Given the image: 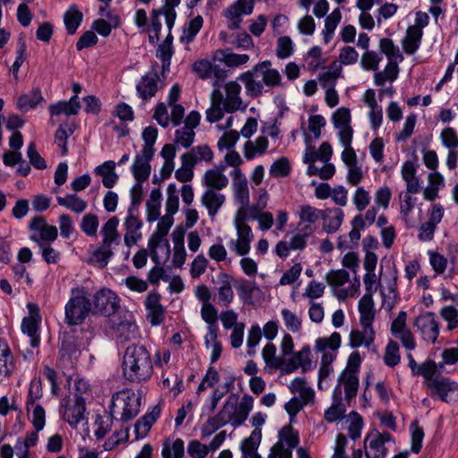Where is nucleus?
<instances>
[{
	"mask_svg": "<svg viewBox=\"0 0 458 458\" xmlns=\"http://www.w3.org/2000/svg\"><path fill=\"white\" fill-rule=\"evenodd\" d=\"M123 376L131 383L140 384L153 375V360L149 351L142 344H131L123 353Z\"/></svg>",
	"mask_w": 458,
	"mask_h": 458,
	"instance_id": "f257e3e1",
	"label": "nucleus"
},
{
	"mask_svg": "<svg viewBox=\"0 0 458 458\" xmlns=\"http://www.w3.org/2000/svg\"><path fill=\"white\" fill-rule=\"evenodd\" d=\"M237 80L244 84L245 93L250 98L261 96L265 86L276 88L281 86L282 82L280 72L272 67V63L268 60L262 61L241 73Z\"/></svg>",
	"mask_w": 458,
	"mask_h": 458,
	"instance_id": "f03ea898",
	"label": "nucleus"
},
{
	"mask_svg": "<svg viewBox=\"0 0 458 458\" xmlns=\"http://www.w3.org/2000/svg\"><path fill=\"white\" fill-rule=\"evenodd\" d=\"M71 294L64 307V321L70 327L80 326L92 311L90 294L85 287H73Z\"/></svg>",
	"mask_w": 458,
	"mask_h": 458,
	"instance_id": "7ed1b4c3",
	"label": "nucleus"
},
{
	"mask_svg": "<svg viewBox=\"0 0 458 458\" xmlns=\"http://www.w3.org/2000/svg\"><path fill=\"white\" fill-rule=\"evenodd\" d=\"M140 407V397L131 389H123L113 394L109 410L115 420L127 422L139 414Z\"/></svg>",
	"mask_w": 458,
	"mask_h": 458,
	"instance_id": "20e7f679",
	"label": "nucleus"
},
{
	"mask_svg": "<svg viewBox=\"0 0 458 458\" xmlns=\"http://www.w3.org/2000/svg\"><path fill=\"white\" fill-rule=\"evenodd\" d=\"M253 398L249 394H244L239 402V395L231 394L218 413L233 428H237L248 419L253 408Z\"/></svg>",
	"mask_w": 458,
	"mask_h": 458,
	"instance_id": "39448f33",
	"label": "nucleus"
},
{
	"mask_svg": "<svg viewBox=\"0 0 458 458\" xmlns=\"http://www.w3.org/2000/svg\"><path fill=\"white\" fill-rule=\"evenodd\" d=\"M181 0H164V4L157 9H153L150 13V24L148 30V41L155 45L160 38L162 29L161 16L165 17L167 29H173L175 23L177 13L175 8L180 4Z\"/></svg>",
	"mask_w": 458,
	"mask_h": 458,
	"instance_id": "423d86ee",
	"label": "nucleus"
},
{
	"mask_svg": "<svg viewBox=\"0 0 458 458\" xmlns=\"http://www.w3.org/2000/svg\"><path fill=\"white\" fill-rule=\"evenodd\" d=\"M163 83L158 75V64H152L150 70L145 73L136 84L137 96L144 102L156 96L163 88Z\"/></svg>",
	"mask_w": 458,
	"mask_h": 458,
	"instance_id": "0eeeda50",
	"label": "nucleus"
},
{
	"mask_svg": "<svg viewBox=\"0 0 458 458\" xmlns=\"http://www.w3.org/2000/svg\"><path fill=\"white\" fill-rule=\"evenodd\" d=\"M391 441H394V437L390 433L371 430L364 439L366 458H386V444Z\"/></svg>",
	"mask_w": 458,
	"mask_h": 458,
	"instance_id": "6e6552de",
	"label": "nucleus"
},
{
	"mask_svg": "<svg viewBox=\"0 0 458 458\" xmlns=\"http://www.w3.org/2000/svg\"><path fill=\"white\" fill-rule=\"evenodd\" d=\"M120 299L115 293L103 288L98 291L92 297V312L104 316H111L119 309Z\"/></svg>",
	"mask_w": 458,
	"mask_h": 458,
	"instance_id": "1a4fd4ad",
	"label": "nucleus"
},
{
	"mask_svg": "<svg viewBox=\"0 0 458 458\" xmlns=\"http://www.w3.org/2000/svg\"><path fill=\"white\" fill-rule=\"evenodd\" d=\"M29 227L33 232L30 239L36 242L38 247L42 244H51L57 239L58 231L56 226L48 225L43 216L32 218Z\"/></svg>",
	"mask_w": 458,
	"mask_h": 458,
	"instance_id": "9d476101",
	"label": "nucleus"
},
{
	"mask_svg": "<svg viewBox=\"0 0 458 458\" xmlns=\"http://www.w3.org/2000/svg\"><path fill=\"white\" fill-rule=\"evenodd\" d=\"M29 316L24 317L21 322V331L30 338V345L37 348L40 344L39 325L41 316L37 304L30 302L27 304Z\"/></svg>",
	"mask_w": 458,
	"mask_h": 458,
	"instance_id": "9b49d317",
	"label": "nucleus"
},
{
	"mask_svg": "<svg viewBox=\"0 0 458 458\" xmlns=\"http://www.w3.org/2000/svg\"><path fill=\"white\" fill-rule=\"evenodd\" d=\"M109 323V333L112 337L121 342H126L135 338L138 327L132 320L131 314H125L123 317H114L110 319Z\"/></svg>",
	"mask_w": 458,
	"mask_h": 458,
	"instance_id": "f8f14e48",
	"label": "nucleus"
},
{
	"mask_svg": "<svg viewBox=\"0 0 458 458\" xmlns=\"http://www.w3.org/2000/svg\"><path fill=\"white\" fill-rule=\"evenodd\" d=\"M414 327L420 334L421 339L429 344H435L439 335V325L434 312H424L419 315L414 322Z\"/></svg>",
	"mask_w": 458,
	"mask_h": 458,
	"instance_id": "ddd939ff",
	"label": "nucleus"
},
{
	"mask_svg": "<svg viewBox=\"0 0 458 458\" xmlns=\"http://www.w3.org/2000/svg\"><path fill=\"white\" fill-rule=\"evenodd\" d=\"M406 312L399 311L397 317L392 321L390 331L394 338L401 341L407 351H412L417 344L412 332L406 326Z\"/></svg>",
	"mask_w": 458,
	"mask_h": 458,
	"instance_id": "4468645a",
	"label": "nucleus"
},
{
	"mask_svg": "<svg viewBox=\"0 0 458 458\" xmlns=\"http://www.w3.org/2000/svg\"><path fill=\"white\" fill-rule=\"evenodd\" d=\"M123 227L124 230L123 242L127 247L131 248L136 245L142 239L143 222L140 218L139 213L127 211Z\"/></svg>",
	"mask_w": 458,
	"mask_h": 458,
	"instance_id": "2eb2a0df",
	"label": "nucleus"
},
{
	"mask_svg": "<svg viewBox=\"0 0 458 458\" xmlns=\"http://www.w3.org/2000/svg\"><path fill=\"white\" fill-rule=\"evenodd\" d=\"M192 71L202 80L214 77L213 86H218V81H224L227 77V71L218 64H214L207 59H199L193 63Z\"/></svg>",
	"mask_w": 458,
	"mask_h": 458,
	"instance_id": "dca6fc26",
	"label": "nucleus"
},
{
	"mask_svg": "<svg viewBox=\"0 0 458 458\" xmlns=\"http://www.w3.org/2000/svg\"><path fill=\"white\" fill-rule=\"evenodd\" d=\"M62 411L63 419L70 424L71 427L76 428L78 424L83 420L85 412V399L79 394H75L72 400L63 401Z\"/></svg>",
	"mask_w": 458,
	"mask_h": 458,
	"instance_id": "f3484780",
	"label": "nucleus"
},
{
	"mask_svg": "<svg viewBox=\"0 0 458 458\" xmlns=\"http://www.w3.org/2000/svg\"><path fill=\"white\" fill-rule=\"evenodd\" d=\"M237 239L231 240L229 248L238 256H245L250 250V243L254 238L250 226L247 224L236 225Z\"/></svg>",
	"mask_w": 458,
	"mask_h": 458,
	"instance_id": "a211bd4d",
	"label": "nucleus"
},
{
	"mask_svg": "<svg viewBox=\"0 0 458 458\" xmlns=\"http://www.w3.org/2000/svg\"><path fill=\"white\" fill-rule=\"evenodd\" d=\"M352 114L348 107L341 106L332 114V123L338 131V139L353 138V129L351 126Z\"/></svg>",
	"mask_w": 458,
	"mask_h": 458,
	"instance_id": "6ab92c4d",
	"label": "nucleus"
},
{
	"mask_svg": "<svg viewBox=\"0 0 458 458\" xmlns=\"http://www.w3.org/2000/svg\"><path fill=\"white\" fill-rule=\"evenodd\" d=\"M232 186L233 197L238 205H247L250 202L248 181L241 169L232 170Z\"/></svg>",
	"mask_w": 458,
	"mask_h": 458,
	"instance_id": "aec40b11",
	"label": "nucleus"
},
{
	"mask_svg": "<svg viewBox=\"0 0 458 458\" xmlns=\"http://www.w3.org/2000/svg\"><path fill=\"white\" fill-rule=\"evenodd\" d=\"M154 154L140 153L137 154L134 157L133 163L131 166V172L135 179V182H146L151 174L150 161Z\"/></svg>",
	"mask_w": 458,
	"mask_h": 458,
	"instance_id": "412c9836",
	"label": "nucleus"
},
{
	"mask_svg": "<svg viewBox=\"0 0 458 458\" xmlns=\"http://www.w3.org/2000/svg\"><path fill=\"white\" fill-rule=\"evenodd\" d=\"M346 408L343 403L342 389L340 384H337L332 394V403L324 413V419L328 423H333L344 418Z\"/></svg>",
	"mask_w": 458,
	"mask_h": 458,
	"instance_id": "4be33fe9",
	"label": "nucleus"
},
{
	"mask_svg": "<svg viewBox=\"0 0 458 458\" xmlns=\"http://www.w3.org/2000/svg\"><path fill=\"white\" fill-rule=\"evenodd\" d=\"M253 10L250 4L234 2L225 10V17L229 20L228 28L230 30L239 29L242 21V15H250Z\"/></svg>",
	"mask_w": 458,
	"mask_h": 458,
	"instance_id": "5701e85b",
	"label": "nucleus"
},
{
	"mask_svg": "<svg viewBox=\"0 0 458 458\" xmlns=\"http://www.w3.org/2000/svg\"><path fill=\"white\" fill-rule=\"evenodd\" d=\"M321 219L323 221V230L327 234H332L341 227L344 219V212L340 208L322 209Z\"/></svg>",
	"mask_w": 458,
	"mask_h": 458,
	"instance_id": "b1692460",
	"label": "nucleus"
},
{
	"mask_svg": "<svg viewBox=\"0 0 458 458\" xmlns=\"http://www.w3.org/2000/svg\"><path fill=\"white\" fill-rule=\"evenodd\" d=\"M200 313L202 319L208 324V333L205 335V345L209 348L210 340L217 338V310L211 303H206L202 304Z\"/></svg>",
	"mask_w": 458,
	"mask_h": 458,
	"instance_id": "393cba45",
	"label": "nucleus"
},
{
	"mask_svg": "<svg viewBox=\"0 0 458 458\" xmlns=\"http://www.w3.org/2000/svg\"><path fill=\"white\" fill-rule=\"evenodd\" d=\"M81 109V103L79 98L72 96L69 100H61L55 103L50 104L48 110L50 115L59 116L64 114L66 116L75 115Z\"/></svg>",
	"mask_w": 458,
	"mask_h": 458,
	"instance_id": "a878e982",
	"label": "nucleus"
},
{
	"mask_svg": "<svg viewBox=\"0 0 458 458\" xmlns=\"http://www.w3.org/2000/svg\"><path fill=\"white\" fill-rule=\"evenodd\" d=\"M15 370V361L11 348L0 338V379L9 377Z\"/></svg>",
	"mask_w": 458,
	"mask_h": 458,
	"instance_id": "bb28decb",
	"label": "nucleus"
},
{
	"mask_svg": "<svg viewBox=\"0 0 458 458\" xmlns=\"http://www.w3.org/2000/svg\"><path fill=\"white\" fill-rule=\"evenodd\" d=\"M360 326H372L375 319V309L372 293L368 292L360 299L358 303Z\"/></svg>",
	"mask_w": 458,
	"mask_h": 458,
	"instance_id": "cd10ccee",
	"label": "nucleus"
},
{
	"mask_svg": "<svg viewBox=\"0 0 458 458\" xmlns=\"http://www.w3.org/2000/svg\"><path fill=\"white\" fill-rule=\"evenodd\" d=\"M261 429L255 428L249 437L244 438L240 445L242 458H262L258 454V449L261 442Z\"/></svg>",
	"mask_w": 458,
	"mask_h": 458,
	"instance_id": "c85d7f7f",
	"label": "nucleus"
},
{
	"mask_svg": "<svg viewBox=\"0 0 458 458\" xmlns=\"http://www.w3.org/2000/svg\"><path fill=\"white\" fill-rule=\"evenodd\" d=\"M362 330H352L349 335L350 346L359 348L369 347L375 340V331L372 326H361Z\"/></svg>",
	"mask_w": 458,
	"mask_h": 458,
	"instance_id": "c756f323",
	"label": "nucleus"
},
{
	"mask_svg": "<svg viewBox=\"0 0 458 458\" xmlns=\"http://www.w3.org/2000/svg\"><path fill=\"white\" fill-rule=\"evenodd\" d=\"M234 278L227 273L219 275V286L217 287L218 303L228 307L234 299L232 284Z\"/></svg>",
	"mask_w": 458,
	"mask_h": 458,
	"instance_id": "7c9ffc66",
	"label": "nucleus"
},
{
	"mask_svg": "<svg viewBox=\"0 0 458 458\" xmlns=\"http://www.w3.org/2000/svg\"><path fill=\"white\" fill-rule=\"evenodd\" d=\"M79 350L72 341H63L59 350V366L64 369H72L78 358Z\"/></svg>",
	"mask_w": 458,
	"mask_h": 458,
	"instance_id": "2f4dec72",
	"label": "nucleus"
},
{
	"mask_svg": "<svg viewBox=\"0 0 458 458\" xmlns=\"http://www.w3.org/2000/svg\"><path fill=\"white\" fill-rule=\"evenodd\" d=\"M119 219L114 216L110 217L101 227L100 234L102 236V242L105 245L114 247L120 243V234L118 233Z\"/></svg>",
	"mask_w": 458,
	"mask_h": 458,
	"instance_id": "473e14b6",
	"label": "nucleus"
},
{
	"mask_svg": "<svg viewBox=\"0 0 458 458\" xmlns=\"http://www.w3.org/2000/svg\"><path fill=\"white\" fill-rule=\"evenodd\" d=\"M226 98L225 99V108L227 113H233L238 110L242 105L240 93L241 85L237 81H229L225 86Z\"/></svg>",
	"mask_w": 458,
	"mask_h": 458,
	"instance_id": "72a5a7b5",
	"label": "nucleus"
},
{
	"mask_svg": "<svg viewBox=\"0 0 458 458\" xmlns=\"http://www.w3.org/2000/svg\"><path fill=\"white\" fill-rule=\"evenodd\" d=\"M428 386L445 403L448 402V394L458 389V384L447 377L435 378L428 383Z\"/></svg>",
	"mask_w": 458,
	"mask_h": 458,
	"instance_id": "f704fd0d",
	"label": "nucleus"
},
{
	"mask_svg": "<svg viewBox=\"0 0 458 458\" xmlns=\"http://www.w3.org/2000/svg\"><path fill=\"white\" fill-rule=\"evenodd\" d=\"M161 406L160 404L155 405L150 411H148L141 417L135 424V433L138 437H144L150 430L153 424L160 417Z\"/></svg>",
	"mask_w": 458,
	"mask_h": 458,
	"instance_id": "c9c22d12",
	"label": "nucleus"
},
{
	"mask_svg": "<svg viewBox=\"0 0 458 458\" xmlns=\"http://www.w3.org/2000/svg\"><path fill=\"white\" fill-rule=\"evenodd\" d=\"M423 32L420 30L411 29L408 27L404 37L401 40L403 52L408 55H414L420 47Z\"/></svg>",
	"mask_w": 458,
	"mask_h": 458,
	"instance_id": "e433bc0d",
	"label": "nucleus"
},
{
	"mask_svg": "<svg viewBox=\"0 0 458 458\" xmlns=\"http://www.w3.org/2000/svg\"><path fill=\"white\" fill-rule=\"evenodd\" d=\"M225 200V195L217 191H213V189H207L201 196V203L206 207L211 217L217 214Z\"/></svg>",
	"mask_w": 458,
	"mask_h": 458,
	"instance_id": "4c0bfd02",
	"label": "nucleus"
},
{
	"mask_svg": "<svg viewBox=\"0 0 458 458\" xmlns=\"http://www.w3.org/2000/svg\"><path fill=\"white\" fill-rule=\"evenodd\" d=\"M115 165L114 161L108 160L94 169L95 174L102 177V183L106 188H113L118 181L119 177L114 172Z\"/></svg>",
	"mask_w": 458,
	"mask_h": 458,
	"instance_id": "58836bf2",
	"label": "nucleus"
},
{
	"mask_svg": "<svg viewBox=\"0 0 458 458\" xmlns=\"http://www.w3.org/2000/svg\"><path fill=\"white\" fill-rule=\"evenodd\" d=\"M338 384L341 387L344 386L345 400L351 402L357 394L359 377L352 371H343L338 378Z\"/></svg>",
	"mask_w": 458,
	"mask_h": 458,
	"instance_id": "ea45409f",
	"label": "nucleus"
},
{
	"mask_svg": "<svg viewBox=\"0 0 458 458\" xmlns=\"http://www.w3.org/2000/svg\"><path fill=\"white\" fill-rule=\"evenodd\" d=\"M44 101V98L42 96L41 90L37 88L33 89L27 94L21 95L16 102L17 108L22 112L27 113L30 110L36 108V106Z\"/></svg>",
	"mask_w": 458,
	"mask_h": 458,
	"instance_id": "a19ab883",
	"label": "nucleus"
},
{
	"mask_svg": "<svg viewBox=\"0 0 458 458\" xmlns=\"http://www.w3.org/2000/svg\"><path fill=\"white\" fill-rule=\"evenodd\" d=\"M203 184L207 189H213V191H221L228 185V178L221 170H210L205 172L202 178Z\"/></svg>",
	"mask_w": 458,
	"mask_h": 458,
	"instance_id": "79ce46f5",
	"label": "nucleus"
},
{
	"mask_svg": "<svg viewBox=\"0 0 458 458\" xmlns=\"http://www.w3.org/2000/svg\"><path fill=\"white\" fill-rule=\"evenodd\" d=\"M316 225H311L302 222H298L296 233L292 236L293 245L300 250L307 246L308 239L314 234Z\"/></svg>",
	"mask_w": 458,
	"mask_h": 458,
	"instance_id": "37998d69",
	"label": "nucleus"
},
{
	"mask_svg": "<svg viewBox=\"0 0 458 458\" xmlns=\"http://www.w3.org/2000/svg\"><path fill=\"white\" fill-rule=\"evenodd\" d=\"M203 22V18L200 15H197L186 22L180 36V42L182 44L191 43L201 30Z\"/></svg>",
	"mask_w": 458,
	"mask_h": 458,
	"instance_id": "c03bdc74",
	"label": "nucleus"
},
{
	"mask_svg": "<svg viewBox=\"0 0 458 458\" xmlns=\"http://www.w3.org/2000/svg\"><path fill=\"white\" fill-rule=\"evenodd\" d=\"M417 198L411 197L408 193L400 194V212L405 225L408 228H413L416 222L410 216L411 212L415 208Z\"/></svg>",
	"mask_w": 458,
	"mask_h": 458,
	"instance_id": "a18cd8bd",
	"label": "nucleus"
},
{
	"mask_svg": "<svg viewBox=\"0 0 458 458\" xmlns=\"http://www.w3.org/2000/svg\"><path fill=\"white\" fill-rule=\"evenodd\" d=\"M82 19L83 14L78 9L77 5H70L64 14V22L68 34L73 35L76 32L77 29L82 22Z\"/></svg>",
	"mask_w": 458,
	"mask_h": 458,
	"instance_id": "49530a36",
	"label": "nucleus"
},
{
	"mask_svg": "<svg viewBox=\"0 0 458 458\" xmlns=\"http://www.w3.org/2000/svg\"><path fill=\"white\" fill-rule=\"evenodd\" d=\"M268 147V140L266 137H258L255 140H248L244 144L243 153L248 160L253 159L256 156L263 155Z\"/></svg>",
	"mask_w": 458,
	"mask_h": 458,
	"instance_id": "de8ad7c7",
	"label": "nucleus"
},
{
	"mask_svg": "<svg viewBox=\"0 0 458 458\" xmlns=\"http://www.w3.org/2000/svg\"><path fill=\"white\" fill-rule=\"evenodd\" d=\"M57 203L77 214H81L87 208V202L76 194H67L64 197H56Z\"/></svg>",
	"mask_w": 458,
	"mask_h": 458,
	"instance_id": "09e8293b",
	"label": "nucleus"
},
{
	"mask_svg": "<svg viewBox=\"0 0 458 458\" xmlns=\"http://www.w3.org/2000/svg\"><path fill=\"white\" fill-rule=\"evenodd\" d=\"M378 48L380 55L383 54L386 56L388 61L397 60L403 61V55L396 46L394 40L390 38H383L379 40Z\"/></svg>",
	"mask_w": 458,
	"mask_h": 458,
	"instance_id": "8fccbe9b",
	"label": "nucleus"
},
{
	"mask_svg": "<svg viewBox=\"0 0 458 458\" xmlns=\"http://www.w3.org/2000/svg\"><path fill=\"white\" fill-rule=\"evenodd\" d=\"M297 216L300 222L316 225L317 222L321 219L322 209H318L309 204H304L299 207Z\"/></svg>",
	"mask_w": 458,
	"mask_h": 458,
	"instance_id": "3c124183",
	"label": "nucleus"
},
{
	"mask_svg": "<svg viewBox=\"0 0 458 458\" xmlns=\"http://www.w3.org/2000/svg\"><path fill=\"white\" fill-rule=\"evenodd\" d=\"M114 255L113 247L101 243L92 253L89 262L103 268L107 266L110 258Z\"/></svg>",
	"mask_w": 458,
	"mask_h": 458,
	"instance_id": "603ef678",
	"label": "nucleus"
},
{
	"mask_svg": "<svg viewBox=\"0 0 458 458\" xmlns=\"http://www.w3.org/2000/svg\"><path fill=\"white\" fill-rule=\"evenodd\" d=\"M217 54L221 55L220 60L232 68L243 65L250 60L249 55L233 53L229 49L219 50Z\"/></svg>",
	"mask_w": 458,
	"mask_h": 458,
	"instance_id": "864d4df0",
	"label": "nucleus"
},
{
	"mask_svg": "<svg viewBox=\"0 0 458 458\" xmlns=\"http://www.w3.org/2000/svg\"><path fill=\"white\" fill-rule=\"evenodd\" d=\"M384 364L389 368H394L401 362V355L398 344L390 339L385 348L383 355Z\"/></svg>",
	"mask_w": 458,
	"mask_h": 458,
	"instance_id": "5fc2aeb1",
	"label": "nucleus"
},
{
	"mask_svg": "<svg viewBox=\"0 0 458 458\" xmlns=\"http://www.w3.org/2000/svg\"><path fill=\"white\" fill-rule=\"evenodd\" d=\"M281 317L286 329L293 334L300 333L302 329V320L293 311L284 308L281 310Z\"/></svg>",
	"mask_w": 458,
	"mask_h": 458,
	"instance_id": "6e6d98bb",
	"label": "nucleus"
},
{
	"mask_svg": "<svg viewBox=\"0 0 458 458\" xmlns=\"http://www.w3.org/2000/svg\"><path fill=\"white\" fill-rule=\"evenodd\" d=\"M184 455V442L177 438L173 442L165 441L162 448L163 458H182Z\"/></svg>",
	"mask_w": 458,
	"mask_h": 458,
	"instance_id": "4d7b16f0",
	"label": "nucleus"
},
{
	"mask_svg": "<svg viewBox=\"0 0 458 458\" xmlns=\"http://www.w3.org/2000/svg\"><path fill=\"white\" fill-rule=\"evenodd\" d=\"M43 396L42 383L39 377H34L30 383L29 391L26 398V408L39 405L37 402Z\"/></svg>",
	"mask_w": 458,
	"mask_h": 458,
	"instance_id": "13d9d810",
	"label": "nucleus"
},
{
	"mask_svg": "<svg viewBox=\"0 0 458 458\" xmlns=\"http://www.w3.org/2000/svg\"><path fill=\"white\" fill-rule=\"evenodd\" d=\"M348 421V436L352 440L355 441L361 436L364 426L363 419L357 411H352L349 413Z\"/></svg>",
	"mask_w": 458,
	"mask_h": 458,
	"instance_id": "bf43d9fd",
	"label": "nucleus"
},
{
	"mask_svg": "<svg viewBox=\"0 0 458 458\" xmlns=\"http://www.w3.org/2000/svg\"><path fill=\"white\" fill-rule=\"evenodd\" d=\"M289 389L293 394H299L303 399L309 400L313 397L314 391L307 386L306 378L303 377H297L293 378L290 385Z\"/></svg>",
	"mask_w": 458,
	"mask_h": 458,
	"instance_id": "052dcab7",
	"label": "nucleus"
},
{
	"mask_svg": "<svg viewBox=\"0 0 458 458\" xmlns=\"http://www.w3.org/2000/svg\"><path fill=\"white\" fill-rule=\"evenodd\" d=\"M73 128L67 123L60 124L55 133V142L61 148L62 155L65 156L68 152L67 139L73 133Z\"/></svg>",
	"mask_w": 458,
	"mask_h": 458,
	"instance_id": "680f3d73",
	"label": "nucleus"
},
{
	"mask_svg": "<svg viewBox=\"0 0 458 458\" xmlns=\"http://www.w3.org/2000/svg\"><path fill=\"white\" fill-rule=\"evenodd\" d=\"M293 354V359L301 367L302 372H308L312 370L314 366L312 360H310L311 350L310 345L306 344L301 347V349Z\"/></svg>",
	"mask_w": 458,
	"mask_h": 458,
	"instance_id": "e2e57ef3",
	"label": "nucleus"
},
{
	"mask_svg": "<svg viewBox=\"0 0 458 458\" xmlns=\"http://www.w3.org/2000/svg\"><path fill=\"white\" fill-rule=\"evenodd\" d=\"M174 47L160 44L157 47L156 56L162 63V75L165 76L170 71L171 59L174 55Z\"/></svg>",
	"mask_w": 458,
	"mask_h": 458,
	"instance_id": "0e129e2a",
	"label": "nucleus"
},
{
	"mask_svg": "<svg viewBox=\"0 0 458 458\" xmlns=\"http://www.w3.org/2000/svg\"><path fill=\"white\" fill-rule=\"evenodd\" d=\"M229 422H227L225 420V419H224L218 412L213 416V417H210L201 427V436L203 437H208L210 435H212L214 432H216L217 429H219L220 428L225 426L226 424H228Z\"/></svg>",
	"mask_w": 458,
	"mask_h": 458,
	"instance_id": "69168bd1",
	"label": "nucleus"
},
{
	"mask_svg": "<svg viewBox=\"0 0 458 458\" xmlns=\"http://www.w3.org/2000/svg\"><path fill=\"white\" fill-rule=\"evenodd\" d=\"M382 55L373 50H366L360 58V65L366 71H377Z\"/></svg>",
	"mask_w": 458,
	"mask_h": 458,
	"instance_id": "338daca9",
	"label": "nucleus"
},
{
	"mask_svg": "<svg viewBox=\"0 0 458 458\" xmlns=\"http://www.w3.org/2000/svg\"><path fill=\"white\" fill-rule=\"evenodd\" d=\"M370 199L371 197L369 191L362 186L358 187L352 197V204L359 212L367 208L370 203Z\"/></svg>",
	"mask_w": 458,
	"mask_h": 458,
	"instance_id": "774afa93",
	"label": "nucleus"
}]
</instances>
